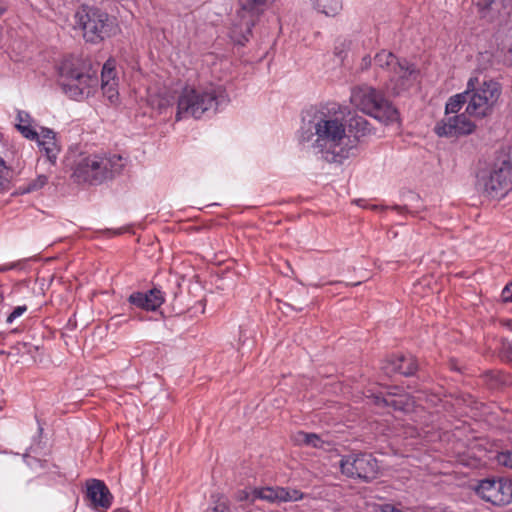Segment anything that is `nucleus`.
<instances>
[{
	"instance_id": "obj_1",
	"label": "nucleus",
	"mask_w": 512,
	"mask_h": 512,
	"mask_svg": "<svg viewBox=\"0 0 512 512\" xmlns=\"http://www.w3.org/2000/svg\"><path fill=\"white\" fill-rule=\"evenodd\" d=\"M347 107L327 102L302 113L297 138L329 164H343L357 152V141L347 131Z\"/></svg>"
},
{
	"instance_id": "obj_2",
	"label": "nucleus",
	"mask_w": 512,
	"mask_h": 512,
	"mask_svg": "<svg viewBox=\"0 0 512 512\" xmlns=\"http://www.w3.org/2000/svg\"><path fill=\"white\" fill-rule=\"evenodd\" d=\"M57 74L59 86L71 100L83 101L93 97L99 89L97 72L81 57H63L57 65Z\"/></svg>"
},
{
	"instance_id": "obj_3",
	"label": "nucleus",
	"mask_w": 512,
	"mask_h": 512,
	"mask_svg": "<svg viewBox=\"0 0 512 512\" xmlns=\"http://www.w3.org/2000/svg\"><path fill=\"white\" fill-rule=\"evenodd\" d=\"M229 97L222 85L185 86L177 101L176 121L185 118L200 119L207 112H217L226 106Z\"/></svg>"
},
{
	"instance_id": "obj_4",
	"label": "nucleus",
	"mask_w": 512,
	"mask_h": 512,
	"mask_svg": "<svg viewBox=\"0 0 512 512\" xmlns=\"http://www.w3.org/2000/svg\"><path fill=\"white\" fill-rule=\"evenodd\" d=\"M126 160L117 154H80L74 161L72 178L77 183L101 184L122 172Z\"/></svg>"
},
{
	"instance_id": "obj_5",
	"label": "nucleus",
	"mask_w": 512,
	"mask_h": 512,
	"mask_svg": "<svg viewBox=\"0 0 512 512\" xmlns=\"http://www.w3.org/2000/svg\"><path fill=\"white\" fill-rule=\"evenodd\" d=\"M475 188L484 197L505 198L512 191V162L508 157L480 161L475 172Z\"/></svg>"
},
{
	"instance_id": "obj_6",
	"label": "nucleus",
	"mask_w": 512,
	"mask_h": 512,
	"mask_svg": "<svg viewBox=\"0 0 512 512\" xmlns=\"http://www.w3.org/2000/svg\"><path fill=\"white\" fill-rule=\"evenodd\" d=\"M469 101L466 106L468 116L485 118L493 113L502 94L501 84L493 79L479 82L478 77H470L466 84Z\"/></svg>"
},
{
	"instance_id": "obj_7",
	"label": "nucleus",
	"mask_w": 512,
	"mask_h": 512,
	"mask_svg": "<svg viewBox=\"0 0 512 512\" xmlns=\"http://www.w3.org/2000/svg\"><path fill=\"white\" fill-rule=\"evenodd\" d=\"M351 104L386 125L398 122V110L375 88L360 86L352 89Z\"/></svg>"
},
{
	"instance_id": "obj_8",
	"label": "nucleus",
	"mask_w": 512,
	"mask_h": 512,
	"mask_svg": "<svg viewBox=\"0 0 512 512\" xmlns=\"http://www.w3.org/2000/svg\"><path fill=\"white\" fill-rule=\"evenodd\" d=\"M76 23L83 30L87 42L99 43L118 31L116 19L95 7L83 6L76 15Z\"/></svg>"
},
{
	"instance_id": "obj_9",
	"label": "nucleus",
	"mask_w": 512,
	"mask_h": 512,
	"mask_svg": "<svg viewBox=\"0 0 512 512\" xmlns=\"http://www.w3.org/2000/svg\"><path fill=\"white\" fill-rule=\"evenodd\" d=\"M341 472L350 478L365 482L375 479L379 472L377 460L368 453L346 455L340 461Z\"/></svg>"
},
{
	"instance_id": "obj_10",
	"label": "nucleus",
	"mask_w": 512,
	"mask_h": 512,
	"mask_svg": "<svg viewBox=\"0 0 512 512\" xmlns=\"http://www.w3.org/2000/svg\"><path fill=\"white\" fill-rule=\"evenodd\" d=\"M476 494L486 502L496 506L512 503V479L486 478L479 480L474 487Z\"/></svg>"
},
{
	"instance_id": "obj_11",
	"label": "nucleus",
	"mask_w": 512,
	"mask_h": 512,
	"mask_svg": "<svg viewBox=\"0 0 512 512\" xmlns=\"http://www.w3.org/2000/svg\"><path fill=\"white\" fill-rule=\"evenodd\" d=\"M467 113L445 116L439 120L434 132L438 137L459 138L472 134L476 124L467 117Z\"/></svg>"
},
{
	"instance_id": "obj_12",
	"label": "nucleus",
	"mask_w": 512,
	"mask_h": 512,
	"mask_svg": "<svg viewBox=\"0 0 512 512\" xmlns=\"http://www.w3.org/2000/svg\"><path fill=\"white\" fill-rule=\"evenodd\" d=\"M419 75L417 66L409 60L403 59L401 65L386 80V88L394 95H400L415 85Z\"/></svg>"
},
{
	"instance_id": "obj_13",
	"label": "nucleus",
	"mask_w": 512,
	"mask_h": 512,
	"mask_svg": "<svg viewBox=\"0 0 512 512\" xmlns=\"http://www.w3.org/2000/svg\"><path fill=\"white\" fill-rule=\"evenodd\" d=\"M369 398L376 406L389 407L405 413L412 411L415 406V398L397 386L390 388L385 395L382 393L372 394Z\"/></svg>"
},
{
	"instance_id": "obj_14",
	"label": "nucleus",
	"mask_w": 512,
	"mask_h": 512,
	"mask_svg": "<svg viewBox=\"0 0 512 512\" xmlns=\"http://www.w3.org/2000/svg\"><path fill=\"white\" fill-rule=\"evenodd\" d=\"M304 498V493L298 489L281 486H266L252 491V500H263L271 504L297 502Z\"/></svg>"
},
{
	"instance_id": "obj_15",
	"label": "nucleus",
	"mask_w": 512,
	"mask_h": 512,
	"mask_svg": "<svg viewBox=\"0 0 512 512\" xmlns=\"http://www.w3.org/2000/svg\"><path fill=\"white\" fill-rule=\"evenodd\" d=\"M482 18L488 21L504 19L512 13V0H473Z\"/></svg>"
},
{
	"instance_id": "obj_16",
	"label": "nucleus",
	"mask_w": 512,
	"mask_h": 512,
	"mask_svg": "<svg viewBox=\"0 0 512 512\" xmlns=\"http://www.w3.org/2000/svg\"><path fill=\"white\" fill-rule=\"evenodd\" d=\"M164 301V293L158 288H152L146 292L136 291L128 297V302L132 306L145 311H156Z\"/></svg>"
},
{
	"instance_id": "obj_17",
	"label": "nucleus",
	"mask_w": 512,
	"mask_h": 512,
	"mask_svg": "<svg viewBox=\"0 0 512 512\" xmlns=\"http://www.w3.org/2000/svg\"><path fill=\"white\" fill-rule=\"evenodd\" d=\"M87 497L94 509H108L112 505L113 496L101 480L91 479L87 482Z\"/></svg>"
},
{
	"instance_id": "obj_18",
	"label": "nucleus",
	"mask_w": 512,
	"mask_h": 512,
	"mask_svg": "<svg viewBox=\"0 0 512 512\" xmlns=\"http://www.w3.org/2000/svg\"><path fill=\"white\" fill-rule=\"evenodd\" d=\"M40 152L51 164H55L60 153V145L56 139V133L47 127H41L38 139H34Z\"/></svg>"
},
{
	"instance_id": "obj_19",
	"label": "nucleus",
	"mask_w": 512,
	"mask_h": 512,
	"mask_svg": "<svg viewBox=\"0 0 512 512\" xmlns=\"http://www.w3.org/2000/svg\"><path fill=\"white\" fill-rule=\"evenodd\" d=\"M382 369L387 375L398 373L407 377L415 373L417 364L412 356L397 355L389 358Z\"/></svg>"
},
{
	"instance_id": "obj_20",
	"label": "nucleus",
	"mask_w": 512,
	"mask_h": 512,
	"mask_svg": "<svg viewBox=\"0 0 512 512\" xmlns=\"http://www.w3.org/2000/svg\"><path fill=\"white\" fill-rule=\"evenodd\" d=\"M404 58L397 57L394 53L388 50H381L374 56V65L386 77V80L393 74L402 63Z\"/></svg>"
},
{
	"instance_id": "obj_21",
	"label": "nucleus",
	"mask_w": 512,
	"mask_h": 512,
	"mask_svg": "<svg viewBox=\"0 0 512 512\" xmlns=\"http://www.w3.org/2000/svg\"><path fill=\"white\" fill-rule=\"evenodd\" d=\"M16 121L15 126L24 138L28 140L38 139L35 120L29 112L17 110Z\"/></svg>"
},
{
	"instance_id": "obj_22",
	"label": "nucleus",
	"mask_w": 512,
	"mask_h": 512,
	"mask_svg": "<svg viewBox=\"0 0 512 512\" xmlns=\"http://www.w3.org/2000/svg\"><path fill=\"white\" fill-rule=\"evenodd\" d=\"M253 22L251 20H243L239 24L235 23L230 29V38L238 45H244L251 35Z\"/></svg>"
},
{
	"instance_id": "obj_23",
	"label": "nucleus",
	"mask_w": 512,
	"mask_h": 512,
	"mask_svg": "<svg viewBox=\"0 0 512 512\" xmlns=\"http://www.w3.org/2000/svg\"><path fill=\"white\" fill-rule=\"evenodd\" d=\"M314 9L328 16L334 17L342 10V0H310Z\"/></svg>"
},
{
	"instance_id": "obj_24",
	"label": "nucleus",
	"mask_w": 512,
	"mask_h": 512,
	"mask_svg": "<svg viewBox=\"0 0 512 512\" xmlns=\"http://www.w3.org/2000/svg\"><path fill=\"white\" fill-rule=\"evenodd\" d=\"M498 49L503 55V61L509 65L512 64V24L507 30L501 32Z\"/></svg>"
},
{
	"instance_id": "obj_25",
	"label": "nucleus",
	"mask_w": 512,
	"mask_h": 512,
	"mask_svg": "<svg viewBox=\"0 0 512 512\" xmlns=\"http://www.w3.org/2000/svg\"><path fill=\"white\" fill-rule=\"evenodd\" d=\"M349 128L350 132H353L351 139H356L357 145L359 144L360 138L369 134L371 130L369 122L361 116L351 118Z\"/></svg>"
},
{
	"instance_id": "obj_26",
	"label": "nucleus",
	"mask_w": 512,
	"mask_h": 512,
	"mask_svg": "<svg viewBox=\"0 0 512 512\" xmlns=\"http://www.w3.org/2000/svg\"><path fill=\"white\" fill-rule=\"evenodd\" d=\"M469 96L467 89L461 93L451 96L445 105V116L458 114L464 104H468Z\"/></svg>"
},
{
	"instance_id": "obj_27",
	"label": "nucleus",
	"mask_w": 512,
	"mask_h": 512,
	"mask_svg": "<svg viewBox=\"0 0 512 512\" xmlns=\"http://www.w3.org/2000/svg\"><path fill=\"white\" fill-rule=\"evenodd\" d=\"M274 1L275 0H238V4L241 10L251 15H259L269 3Z\"/></svg>"
},
{
	"instance_id": "obj_28",
	"label": "nucleus",
	"mask_w": 512,
	"mask_h": 512,
	"mask_svg": "<svg viewBox=\"0 0 512 512\" xmlns=\"http://www.w3.org/2000/svg\"><path fill=\"white\" fill-rule=\"evenodd\" d=\"M100 88L103 95L111 103H114L118 99V89L116 81L102 80Z\"/></svg>"
},
{
	"instance_id": "obj_29",
	"label": "nucleus",
	"mask_w": 512,
	"mask_h": 512,
	"mask_svg": "<svg viewBox=\"0 0 512 512\" xmlns=\"http://www.w3.org/2000/svg\"><path fill=\"white\" fill-rule=\"evenodd\" d=\"M297 440L313 448H322L324 444L323 440L315 433L300 432Z\"/></svg>"
},
{
	"instance_id": "obj_30",
	"label": "nucleus",
	"mask_w": 512,
	"mask_h": 512,
	"mask_svg": "<svg viewBox=\"0 0 512 512\" xmlns=\"http://www.w3.org/2000/svg\"><path fill=\"white\" fill-rule=\"evenodd\" d=\"M48 182V178L45 175H39L36 179L30 181L22 189V193H31L43 188Z\"/></svg>"
},
{
	"instance_id": "obj_31",
	"label": "nucleus",
	"mask_w": 512,
	"mask_h": 512,
	"mask_svg": "<svg viewBox=\"0 0 512 512\" xmlns=\"http://www.w3.org/2000/svg\"><path fill=\"white\" fill-rule=\"evenodd\" d=\"M115 76H116L115 63L113 60L109 59L105 62V64L102 67L101 81L102 80L116 81Z\"/></svg>"
},
{
	"instance_id": "obj_32",
	"label": "nucleus",
	"mask_w": 512,
	"mask_h": 512,
	"mask_svg": "<svg viewBox=\"0 0 512 512\" xmlns=\"http://www.w3.org/2000/svg\"><path fill=\"white\" fill-rule=\"evenodd\" d=\"M207 512H230L227 498L218 496L213 500V506Z\"/></svg>"
},
{
	"instance_id": "obj_33",
	"label": "nucleus",
	"mask_w": 512,
	"mask_h": 512,
	"mask_svg": "<svg viewBox=\"0 0 512 512\" xmlns=\"http://www.w3.org/2000/svg\"><path fill=\"white\" fill-rule=\"evenodd\" d=\"M497 463L512 471V451H503L497 454Z\"/></svg>"
},
{
	"instance_id": "obj_34",
	"label": "nucleus",
	"mask_w": 512,
	"mask_h": 512,
	"mask_svg": "<svg viewBox=\"0 0 512 512\" xmlns=\"http://www.w3.org/2000/svg\"><path fill=\"white\" fill-rule=\"evenodd\" d=\"M27 305H19L15 307L12 312L7 316L6 323L12 324L17 318L21 317L26 311Z\"/></svg>"
},
{
	"instance_id": "obj_35",
	"label": "nucleus",
	"mask_w": 512,
	"mask_h": 512,
	"mask_svg": "<svg viewBox=\"0 0 512 512\" xmlns=\"http://www.w3.org/2000/svg\"><path fill=\"white\" fill-rule=\"evenodd\" d=\"M8 184V169L4 160L0 158V191L6 189Z\"/></svg>"
},
{
	"instance_id": "obj_36",
	"label": "nucleus",
	"mask_w": 512,
	"mask_h": 512,
	"mask_svg": "<svg viewBox=\"0 0 512 512\" xmlns=\"http://www.w3.org/2000/svg\"><path fill=\"white\" fill-rule=\"evenodd\" d=\"M501 297L504 302H512V282L503 288Z\"/></svg>"
},
{
	"instance_id": "obj_37",
	"label": "nucleus",
	"mask_w": 512,
	"mask_h": 512,
	"mask_svg": "<svg viewBox=\"0 0 512 512\" xmlns=\"http://www.w3.org/2000/svg\"><path fill=\"white\" fill-rule=\"evenodd\" d=\"M372 65V59L369 55H366L361 60V69H368Z\"/></svg>"
},
{
	"instance_id": "obj_38",
	"label": "nucleus",
	"mask_w": 512,
	"mask_h": 512,
	"mask_svg": "<svg viewBox=\"0 0 512 512\" xmlns=\"http://www.w3.org/2000/svg\"><path fill=\"white\" fill-rule=\"evenodd\" d=\"M504 353L506 358L512 362V341L505 346Z\"/></svg>"
},
{
	"instance_id": "obj_39",
	"label": "nucleus",
	"mask_w": 512,
	"mask_h": 512,
	"mask_svg": "<svg viewBox=\"0 0 512 512\" xmlns=\"http://www.w3.org/2000/svg\"><path fill=\"white\" fill-rule=\"evenodd\" d=\"M16 266H17L16 263H11V264H8V265L0 266V273L6 272L8 270H12V269L16 268Z\"/></svg>"
},
{
	"instance_id": "obj_40",
	"label": "nucleus",
	"mask_w": 512,
	"mask_h": 512,
	"mask_svg": "<svg viewBox=\"0 0 512 512\" xmlns=\"http://www.w3.org/2000/svg\"><path fill=\"white\" fill-rule=\"evenodd\" d=\"M6 8L4 6H0V17L5 13Z\"/></svg>"
},
{
	"instance_id": "obj_41",
	"label": "nucleus",
	"mask_w": 512,
	"mask_h": 512,
	"mask_svg": "<svg viewBox=\"0 0 512 512\" xmlns=\"http://www.w3.org/2000/svg\"><path fill=\"white\" fill-rule=\"evenodd\" d=\"M507 326L509 327V329H511V330H512V321H510V322L507 324Z\"/></svg>"
}]
</instances>
